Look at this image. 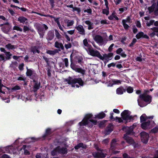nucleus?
I'll return each instance as SVG.
<instances>
[{"instance_id": "5701e85b", "label": "nucleus", "mask_w": 158, "mask_h": 158, "mask_svg": "<svg viewBox=\"0 0 158 158\" xmlns=\"http://www.w3.org/2000/svg\"><path fill=\"white\" fill-rule=\"evenodd\" d=\"M40 84L39 83H38L37 82H35V85H34V92H36L37 89L39 88Z\"/></svg>"}, {"instance_id": "72a5a7b5", "label": "nucleus", "mask_w": 158, "mask_h": 158, "mask_svg": "<svg viewBox=\"0 0 158 158\" xmlns=\"http://www.w3.org/2000/svg\"><path fill=\"white\" fill-rule=\"evenodd\" d=\"M105 114L103 112L100 113L97 116V117L99 118H102L105 117Z\"/></svg>"}, {"instance_id": "7ed1b4c3", "label": "nucleus", "mask_w": 158, "mask_h": 158, "mask_svg": "<svg viewBox=\"0 0 158 158\" xmlns=\"http://www.w3.org/2000/svg\"><path fill=\"white\" fill-rule=\"evenodd\" d=\"M121 115L123 119L127 120L132 118L131 116L130 115V112L128 110H125L121 114Z\"/></svg>"}, {"instance_id": "69168bd1", "label": "nucleus", "mask_w": 158, "mask_h": 158, "mask_svg": "<svg viewBox=\"0 0 158 158\" xmlns=\"http://www.w3.org/2000/svg\"><path fill=\"white\" fill-rule=\"evenodd\" d=\"M51 5L52 8H53L54 6V0H49Z\"/></svg>"}, {"instance_id": "4c0bfd02", "label": "nucleus", "mask_w": 158, "mask_h": 158, "mask_svg": "<svg viewBox=\"0 0 158 158\" xmlns=\"http://www.w3.org/2000/svg\"><path fill=\"white\" fill-rule=\"evenodd\" d=\"M122 23L125 29H127L129 27V26L126 23V21L125 20H123Z\"/></svg>"}, {"instance_id": "bb28decb", "label": "nucleus", "mask_w": 158, "mask_h": 158, "mask_svg": "<svg viewBox=\"0 0 158 158\" xmlns=\"http://www.w3.org/2000/svg\"><path fill=\"white\" fill-rule=\"evenodd\" d=\"M116 141L115 139H113L112 140L111 144V148L113 149L115 146V145L116 144Z\"/></svg>"}, {"instance_id": "a878e982", "label": "nucleus", "mask_w": 158, "mask_h": 158, "mask_svg": "<svg viewBox=\"0 0 158 158\" xmlns=\"http://www.w3.org/2000/svg\"><path fill=\"white\" fill-rule=\"evenodd\" d=\"M81 147L82 148H84L83 144L82 143H80L78 144L77 146L75 147V148L76 149H77L79 148H80Z\"/></svg>"}, {"instance_id": "5fc2aeb1", "label": "nucleus", "mask_w": 158, "mask_h": 158, "mask_svg": "<svg viewBox=\"0 0 158 158\" xmlns=\"http://www.w3.org/2000/svg\"><path fill=\"white\" fill-rule=\"evenodd\" d=\"M49 35L50 36V37H49L48 38L50 40H51L52 39L54 36L53 34L52 33H49Z\"/></svg>"}, {"instance_id": "79ce46f5", "label": "nucleus", "mask_w": 158, "mask_h": 158, "mask_svg": "<svg viewBox=\"0 0 158 158\" xmlns=\"http://www.w3.org/2000/svg\"><path fill=\"white\" fill-rule=\"evenodd\" d=\"M154 22V20H151L149 22H148L147 23V25L149 27L151 25H152L153 23Z\"/></svg>"}, {"instance_id": "412c9836", "label": "nucleus", "mask_w": 158, "mask_h": 158, "mask_svg": "<svg viewBox=\"0 0 158 158\" xmlns=\"http://www.w3.org/2000/svg\"><path fill=\"white\" fill-rule=\"evenodd\" d=\"M57 52V49H55L54 50H48L46 52L48 54L51 55H54Z\"/></svg>"}, {"instance_id": "6ab92c4d", "label": "nucleus", "mask_w": 158, "mask_h": 158, "mask_svg": "<svg viewBox=\"0 0 158 158\" xmlns=\"http://www.w3.org/2000/svg\"><path fill=\"white\" fill-rule=\"evenodd\" d=\"M55 46L57 48H61L62 49H64V47L62 44L59 43L57 41L55 42Z\"/></svg>"}, {"instance_id": "a211bd4d", "label": "nucleus", "mask_w": 158, "mask_h": 158, "mask_svg": "<svg viewBox=\"0 0 158 158\" xmlns=\"http://www.w3.org/2000/svg\"><path fill=\"white\" fill-rule=\"evenodd\" d=\"M126 90L122 87H121L118 88L116 89V93L118 94H122L124 92H125Z\"/></svg>"}, {"instance_id": "864d4df0", "label": "nucleus", "mask_w": 158, "mask_h": 158, "mask_svg": "<svg viewBox=\"0 0 158 158\" xmlns=\"http://www.w3.org/2000/svg\"><path fill=\"white\" fill-rule=\"evenodd\" d=\"M73 11H77L78 12H80V10L79 8H78L77 7H73Z\"/></svg>"}, {"instance_id": "ddd939ff", "label": "nucleus", "mask_w": 158, "mask_h": 158, "mask_svg": "<svg viewBox=\"0 0 158 158\" xmlns=\"http://www.w3.org/2000/svg\"><path fill=\"white\" fill-rule=\"evenodd\" d=\"M124 131H125L126 132V135H129L132 133L133 131V127H124L123 128Z\"/></svg>"}, {"instance_id": "de8ad7c7", "label": "nucleus", "mask_w": 158, "mask_h": 158, "mask_svg": "<svg viewBox=\"0 0 158 158\" xmlns=\"http://www.w3.org/2000/svg\"><path fill=\"white\" fill-rule=\"evenodd\" d=\"M127 91L129 93H131L133 91V89L131 87H129L127 89Z\"/></svg>"}, {"instance_id": "c9c22d12", "label": "nucleus", "mask_w": 158, "mask_h": 158, "mask_svg": "<svg viewBox=\"0 0 158 158\" xmlns=\"http://www.w3.org/2000/svg\"><path fill=\"white\" fill-rule=\"evenodd\" d=\"M6 59V58L4 56V55L2 54H0V61L4 62Z\"/></svg>"}, {"instance_id": "8fccbe9b", "label": "nucleus", "mask_w": 158, "mask_h": 158, "mask_svg": "<svg viewBox=\"0 0 158 158\" xmlns=\"http://www.w3.org/2000/svg\"><path fill=\"white\" fill-rule=\"evenodd\" d=\"M136 40L135 39H134L131 43L129 45L130 47H132L134 44L136 42Z\"/></svg>"}, {"instance_id": "f3484780", "label": "nucleus", "mask_w": 158, "mask_h": 158, "mask_svg": "<svg viewBox=\"0 0 158 158\" xmlns=\"http://www.w3.org/2000/svg\"><path fill=\"white\" fill-rule=\"evenodd\" d=\"M113 130V127L112 125L109 124L107 127L105 135H108Z\"/></svg>"}, {"instance_id": "4468645a", "label": "nucleus", "mask_w": 158, "mask_h": 158, "mask_svg": "<svg viewBox=\"0 0 158 158\" xmlns=\"http://www.w3.org/2000/svg\"><path fill=\"white\" fill-rule=\"evenodd\" d=\"M93 155L95 157L102 158L105 157L106 154L102 152H98L94 153Z\"/></svg>"}, {"instance_id": "603ef678", "label": "nucleus", "mask_w": 158, "mask_h": 158, "mask_svg": "<svg viewBox=\"0 0 158 158\" xmlns=\"http://www.w3.org/2000/svg\"><path fill=\"white\" fill-rule=\"evenodd\" d=\"M64 64L65 65L66 67H68V60L67 58H65L64 59Z\"/></svg>"}, {"instance_id": "39448f33", "label": "nucleus", "mask_w": 158, "mask_h": 158, "mask_svg": "<svg viewBox=\"0 0 158 158\" xmlns=\"http://www.w3.org/2000/svg\"><path fill=\"white\" fill-rule=\"evenodd\" d=\"M142 141L145 143H146L149 138V135L145 132H143L140 133Z\"/></svg>"}, {"instance_id": "4be33fe9", "label": "nucleus", "mask_w": 158, "mask_h": 158, "mask_svg": "<svg viewBox=\"0 0 158 158\" xmlns=\"http://www.w3.org/2000/svg\"><path fill=\"white\" fill-rule=\"evenodd\" d=\"M6 55V59L8 60L11 58V56H12L11 53L10 52H6L5 53Z\"/></svg>"}, {"instance_id": "f8f14e48", "label": "nucleus", "mask_w": 158, "mask_h": 158, "mask_svg": "<svg viewBox=\"0 0 158 158\" xmlns=\"http://www.w3.org/2000/svg\"><path fill=\"white\" fill-rule=\"evenodd\" d=\"M79 31L80 34L82 35H85V31L83 27L81 25H79L75 28Z\"/></svg>"}, {"instance_id": "ea45409f", "label": "nucleus", "mask_w": 158, "mask_h": 158, "mask_svg": "<svg viewBox=\"0 0 158 158\" xmlns=\"http://www.w3.org/2000/svg\"><path fill=\"white\" fill-rule=\"evenodd\" d=\"M55 35L57 38L58 39L60 38L61 36L60 35V33H59L57 30H55Z\"/></svg>"}, {"instance_id": "2eb2a0df", "label": "nucleus", "mask_w": 158, "mask_h": 158, "mask_svg": "<svg viewBox=\"0 0 158 158\" xmlns=\"http://www.w3.org/2000/svg\"><path fill=\"white\" fill-rule=\"evenodd\" d=\"M123 138L126 140L127 142L129 144H131L134 143L133 139L130 137L127 136L126 134L124 135Z\"/></svg>"}, {"instance_id": "a19ab883", "label": "nucleus", "mask_w": 158, "mask_h": 158, "mask_svg": "<svg viewBox=\"0 0 158 158\" xmlns=\"http://www.w3.org/2000/svg\"><path fill=\"white\" fill-rule=\"evenodd\" d=\"M158 132V128L155 127L151 130V132L152 133H156Z\"/></svg>"}, {"instance_id": "9b49d317", "label": "nucleus", "mask_w": 158, "mask_h": 158, "mask_svg": "<svg viewBox=\"0 0 158 158\" xmlns=\"http://www.w3.org/2000/svg\"><path fill=\"white\" fill-rule=\"evenodd\" d=\"M56 150H57L58 153L64 154L67 153V149L65 148H60L58 147L56 148Z\"/></svg>"}, {"instance_id": "58836bf2", "label": "nucleus", "mask_w": 158, "mask_h": 158, "mask_svg": "<svg viewBox=\"0 0 158 158\" xmlns=\"http://www.w3.org/2000/svg\"><path fill=\"white\" fill-rule=\"evenodd\" d=\"M113 85L114 84H120L121 82V81L119 80H114L112 81Z\"/></svg>"}, {"instance_id": "e433bc0d", "label": "nucleus", "mask_w": 158, "mask_h": 158, "mask_svg": "<svg viewBox=\"0 0 158 158\" xmlns=\"http://www.w3.org/2000/svg\"><path fill=\"white\" fill-rule=\"evenodd\" d=\"M141 122L144 121L146 119V116L145 114H143L140 117Z\"/></svg>"}, {"instance_id": "9d476101", "label": "nucleus", "mask_w": 158, "mask_h": 158, "mask_svg": "<svg viewBox=\"0 0 158 158\" xmlns=\"http://www.w3.org/2000/svg\"><path fill=\"white\" fill-rule=\"evenodd\" d=\"M141 127L144 130L149 129L151 127L150 124V121H148L147 122L143 123L141 124Z\"/></svg>"}, {"instance_id": "c756f323", "label": "nucleus", "mask_w": 158, "mask_h": 158, "mask_svg": "<svg viewBox=\"0 0 158 158\" xmlns=\"http://www.w3.org/2000/svg\"><path fill=\"white\" fill-rule=\"evenodd\" d=\"M74 22L73 20H68L67 22V27H69L72 26Z\"/></svg>"}, {"instance_id": "1a4fd4ad", "label": "nucleus", "mask_w": 158, "mask_h": 158, "mask_svg": "<svg viewBox=\"0 0 158 158\" xmlns=\"http://www.w3.org/2000/svg\"><path fill=\"white\" fill-rule=\"evenodd\" d=\"M94 40L99 44L102 43L103 42V39L102 36L99 35H96L94 38Z\"/></svg>"}, {"instance_id": "6e6d98bb", "label": "nucleus", "mask_w": 158, "mask_h": 158, "mask_svg": "<svg viewBox=\"0 0 158 158\" xmlns=\"http://www.w3.org/2000/svg\"><path fill=\"white\" fill-rule=\"evenodd\" d=\"M122 51L123 49L121 48H119L116 50V53L118 54H120Z\"/></svg>"}, {"instance_id": "cd10ccee", "label": "nucleus", "mask_w": 158, "mask_h": 158, "mask_svg": "<svg viewBox=\"0 0 158 158\" xmlns=\"http://www.w3.org/2000/svg\"><path fill=\"white\" fill-rule=\"evenodd\" d=\"M31 51L33 52L34 53L37 52L38 53H40V51L37 49L36 48L35 46L32 47Z\"/></svg>"}, {"instance_id": "3c124183", "label": "nucleus", "mask_w": 158, "mask_h": 158, "mask_svg": "<svg viewBox=\"0 0 158 158\" xmlns=\"http://www.w3.org/2000/svg\"><path fill=\"white\" fill-rule=\"evenodd\" d=\"M71 47V44L70 43H68L67 44H65V47L67 49L70 48Z\"/></svg>"}, {"instance_id": "dca6fc26", "label": "nucleus", "mask_w": 158, "mask_h": 158, "mask_svg": "<svg viewBox=\"0 0 158 158\" xmlns=\"http://www.w3.org/2000/svg\"><path fill=\"white\" fill-rule=\"evenodd\" d=\"M113 53H110L108 54H104L103 56H102V58L100 59L103 60H104V59H105L106 60H107L109 59V57L112 56H113Z\"/></svg>"}, {"instance_id": "bf43d9fd", "label": "nucleus", "mask_w": 158, "mask_h": 158, "mask_svg": "<svg viewBox=\"0 0 158 158\" xmlns=\"http://www.w3.org/2000/svg\"><path fill=\"white\" fill-rule=\"evenodd\" d=\"M2 158H10V157L8 155L6 154L3 155L2 156Z\"/></svg>"}, {"instance_id": "2f4dec72", "label": "nucleus", "mask_w": 158, "mask_h": 158, "mask_svg": "<svg viewBox=\"0 0 158 158\" xmlns=\"http://www.w3.org/2000/svg\"><path fill=\"white\" fill-rule=\"evenodd\" d=\"M83 43L84 45L87 47H88V48L90 46H91V45H89L88 42L87 40L86 39H85L83 41Z\"/></svg>"}, {"instance_id": "774afa93", "label": "nucleus", "mask_w": 158, "mask_h": 158, "mask_svg": "<svg viewBox=\"0 0 158 158\" xmlns=\"http://www.w3.org/2000/svg\"><path fill=\"white\" fill-rule=\"evenodd\" d=\"M23 64H20L19 66V69L20 70H22L23 69Z\"/></svg>"}, {"instance_id": "c03bdc74", "label": "nucleus", "mask_w": 158, "mask_h": 158, "mask_svg": "<svg viewBox=\"0 0 158 158\" xmlns=\"http://www.w3.org/2000/svg\"><path fill=\"white\" fill-rule=\"evenodd\" d=\"M58 151L56 150V148L51 152V154L52 156L56 155L58 153Z\"/></svg>"}, {"instance_id": "6e6552de", "label": "nucleus", "mask_w": 158, "mask_h": 158, "mask_svg": "<svg viewBox=\"0 0 158 158\" xmlns=\"http://www.w3.org/2000/svg\"><path fill=\"white\" fill-rule=\"evenodd\" d=\"M140 97L145 102L149 103L151 101V97L144 94L140 95Z\"/></svg>"}, {"instance_id": "37998d69", "label": "nucleus", "mask_w": 158, "mask_h": 158, "mask_svg": "<svg viewBox=\"0 0 158 158\" xmlns=\"http://www.w3.org/2000/svg\"><path fill=\"white\" fill-rule=\"evenodd\" d=\"M51 134V130L49 128L47 129L46 130V134L44 137H45L47 135H50Z\"/></svg>"}, {"instance_id": "a18cd8bd", "label": "nucleus", "mask_w": 158, "mask_h": 158, "mask_svg": "<svg viewBox=\"0 0 158 158\" xmlns=\"http://www.w3.org/2000/svg\"><path fill=\"white\" fill-rule=\"evenodd\" d=\"M20 89V87L19 86L16 85L14 87L12 88H11V90L12 91H14V90H19Z\"/></svg>"}, {"instance_id": "0eeeda50", "label": "nucleus", "mask_w": 158, "mask_h": 158, "mask_svg": "<svg viewBox=\"0 0 158 158\" xmlns=\"http://www.w3.org/2000/svg\"><path fill=\"white\" fill-rule=\"evenodd\" d=\"M70 66L71 68L76 72L81 73L82 74H85V71L84 70L81 68H77L76 65L73 64L72 62L71 63Z\"/></svg>"}, {"instance_id": "473e14b6", "label": "nucleus", "mask_w": 158, "mask_h": 158, "mask_svg": "<svg viewBox=\"0 0 158 158\" xmlns=\"http://www.w3.org/2000/svg\"><path fill=\"white\" fill-rule=\"evenodd\" d=\"M32 73L33 71L31 70L27 69L26 74L27 76H31L32 75Z\"/></svg>"}, {"instance_id": "f704fd0d", "label": "nucleus", "mask_w": 158, "mask_h": 158, "mask_svg": "<svg viewBox=\"0 0 158 158\" xmlns=\"http://www.w3.org/2000/svg\"><path fill=\"white\" fill-rule=\"evenodd\" d=\"M109 8L106 9H104L102 10V13L103 14H105L106 15H109Z\"/></svg>"}, {"instance_id": "b1692460", "label": "nucleus", "mask_w": 158, "mask_h": 158, "mask_svg": "<svg viewBox=\"0 0 158 158\" xmlns=\"http://www.w3.org/2000/svg\"><path fill=\"white\" fill-rule=\"evenodd\" d=\"M85 23L89 25L88 29L89 30H90L93 29V27H92L93 23H92L89 21H86L85 22Z\"/></svg>"}, {"instance_id": "0e129e2a", "label": "nucleus", "mask_w": 158, "mask_h": 158, "mask_svg": "<svg viewBox=\"0 0 158 158\" xmlns=\"http://www.w3.org/2000/svg\"><path fill=\"white\" fill-rule=\"evenodd\" d=\"M115 66V64L112 63L108 65V67L109 68H110L111 66L114 67Z\"/></svg>"}, {"instance_id": "e2e57ef3", "label": "nucleus", "mask_w": 158, "mask_h": 158, "mask_svg": "<svg viewBox=\"0 0 158 158\" xmlns=\"http://www.w3.org/2000/svg\"><path fill=\"white\" fill-rule=\"evenodd\" d=\"M126 21V22L130 23L131 22V19L129 17H128L126 19H124Z\"/></svg>"}, {"instance_id": "20e7f679", "label": "nucleus", "mask_w": 158, "mask_h": 158, "mask_svg": "<svg viewBox=\"0 0 158 158\" xmlns=\"http://www.w3.org/2000/svg\"><path fill=\"white\" fill-rule=\"evenodd\" d=\"M148 10L150 13L153 11H154L155 14L156 15H158V1L157 2V5L156 3H153L152 6L148 8Z\"/></svg>"}, {"instance_id": "c85d7f7f", "label": "nucleus", "mask_w": 158, "mask_h": 158, "mask_svg": "<svg viewBox=\"0 0 158 158\" xmlns=\"http://www.w3.org/2000/svg\"><path fill=\"white\" fill-rule=\"evenodd\" d=\"M143 35L144 33L143 32H140L136 35V37L137 39H139L141 37H143Z\"/></svg>"}, {"instance_id": "aec40b11", "label": "nucleus", "mask_w": 158, "mask_h": 158, "mask_svg": "<svg viewBox=\"0 0 158 158\" xmlns=\"http://www.w3.org/2000/svg\"><path fill=\"white\" fill-rule=\"evenodd\" d=\"M18 20L20 23H24L27 20V19L24 17L21 16L18 18Z\"/></svg>"}, {"instance_id": "052dcab7", "label": "nucleus", "mask_w": 158, "mask_h": 158, "mask_svg": "<svg viewBox=\"0 0 158 158\" xmlns=\"http://www.w3.org/2000/svg\"><path fill=\"white\" fill-rule=\"evenodd\" d=\"M114 45V44H112L108 48V50L109 52H111L112 49V47Z\"/></svg>"}, {"instance_id": "f257e3e1", "label": "nucleus", "mask_w": 158, "mask_h": 158, "mask_svg": "<svg viewBox=\"0 0 158 158\" xmlns=\"http://www.w3.org/2000/svg\"><path fill=\"white\" fill-rule=\"evenodd\" d=\"M65 81L67 82L68 84L71 85L73 87H74L75 86L77 87H79V86L78 85H74L76 83H78L81 86H83L84 84V82L80 78L73 79L71 77H69L68 78L65 79Z\"/></svg>"}, {"instance_id": "09e8293b", "label": "nucleus", "mask_w": 158, "mask_h": 158, "mask_svg": "<svg viewBox=\"0 0 158 158\" xmlns=\"http://www.w3.org/2000/svg\"><path fill=\"white\" fill-rule=\"evenodd\" d=\"M151 29L155 33L156 32H158V27H154L151 28Z\"/></svg>"}, {"instance_id": "393cba45", "label": "nucleus", "mask_w": 158, "mask_h": 158, "mask_svg": "<svg viewBox=\"0 0 158 158\" xmlns=\"http://www.w3.org/2000/svg\"><path fill=\"white\" fill-rule=\"evenodd\" d=\"M38 32L39 34L40 35V36L43 37V35H44V34L45 32L41 28H40L38 29Z\"/></svg>"}, {"instance_id": "49530a36", "label": "nucleus", "mask_w": 158, "mask_h": 158, "mask_svg": "<svg viewBox=\"0 0 158 158\" xmlns=\"http://www.w3.org/2000/svg\"><path fill=\"white\" fill-rule=\"evenodd\" d=\"M13 29L14 30H16L17 31H22V29L21 28L18 27V26H15L13 28Z\"/></svg>"}, {"instance_id": "7c9ffc66", "label": "nucleus", "mask_w": 158, "mask_h": 158, "mask_svg": "<svg viewBox=\"0 0 158 158\" xmlns=\"http://www.w3.org/2000/svg\"><path fill=\"white\" fill-rule=\"evenodd\" d=\"M5 47L9 49H13L15 48V46L11 45L10 44H8L6 45Z\"/></svg>"}, {"instance_id": "13d9d810", "label": "nucleus", "mask_w": 158, "mask_h": 158, "mask_svg": "<svg viewBox=\"0 0 158 158\" xmlns=\"http://www.w3.org/2000/svg\"><path fill=\"white\" fill-rule=\"evenodd\" d=\"M29 30V28L27 27L26 26H24L23 27V31L26 32L27 31H28Z\"/></svg>"}, {"instance_id": "680f3d73", "label": "nucleus", "mask_w": 158, "mask_h": 158, "mask_svg": "<svg viewBox=\"0 0 158 158\" xmlns=\"http://www.w3.org/2000/svg\"><path fill=\"white\" fill-rule=\"evenodd\" d=\"M136 25L137 27H141V24L139 21H137L136 23Z\"/></svg>"}, {"instance_id": "338daca9", "label": "nucleus", "mask_w": 158, "mask_h": 158, "mask_svg": "<svg viewBox=\"0 0 158 158\" xmlns=\"http://www.w3.org/2000/svg\"><path fill=\"white\" fill-rule=\"evenodd\" d=\"M42 27L45 29V30H47L48 28V27L45 24H43L42 25Z\"/></svg>"}, {"instance_id": "423d86ee", "label": "nucleus", "mask_w": 158, "mask_h": 158, "mask_svg": "<svg viewBox=\"0 0 158 158\" xmlns=\"http://www.w3.org/2000/svg\"><path fill=\"white\" fill-rule=\"evenodd\" d=\"M92 116V115L91 114H86L82 121L79 123L80 125L81 126L88 124V119Z\"/></svg>"}, {"instance_id": "f03ea898", "label": "nucleus", "mask_w": 158, "mask_h": 158, "mask_svg": "<svg viewBox=\"0 0 158 158\" xmlns=\"http://www.w3.org/2000/svg\"><path fill=\"white\" fill-rule=\"evenodd\" d=\"M88 53L89 54L93 56H97L100 59H101L102 56L99 52L96 50H94L91 46H90L88 48Z\"/></svg>"}, {"instance_id": "4d7b16f0", "label": "nucleus", "mask_w": 158, "mask_h": 158, "mask_svg": "<svg viewBox=\"0 0 158 158\" xmlns=\"http://www.w3.org/2000/svg\"><path fill=\"white\" fill-rule=\"evenodd\" d=\"M109 142V139H106L103 140L102 142L103 143L107 144Z\"/></svg>"}]
</instances>
